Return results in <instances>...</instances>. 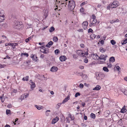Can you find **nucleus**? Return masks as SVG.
<instances>
[{
  "label": "nucleus",
  "mask_w": 127,
  "mask_h": 127,
  "mask_svg": "<svg viewBox=\"0 0 127 127\" xmlns=\"http://www.w3.org/2000/svg\"><path fill=\"white\" fill-rule=\"evenodd\" d=\"M62 4H64L65 6L66 5H68V8L69 10L71 11L73 10L75 8V4L73 0H65L64 1L63 3H62Z\"/></svg>",
  "instance_id": "1"
},
{
  "label": "nucleus",
  "mask_w": 127,
  "mask_h": 127,
  "mask_svg": "<svg viewBox=\"0 0 127 127\" xmlns=\"http://www.w3.org/2000/svg\"><path fill=\"white\" fill-rule=\"evenodd\" d=\"M22 23L21 22H16L15 24V28L17 29H21L23 27Z\"/></svg>",
  "instance_id": "2"
},
{
  "label": "nucleus",
  "mask_w": 127,
  "mask_h": 127,
  "mask_svg": "<svg viewBox=\"0 0 127 127\" xmlns=\"http://www.w3.org/2000/svg\"><path fill=\"white\" fill-rule=\"evenodd\" d=\"M118 3L117 1H114L111 4H110V7L111 8H116L118 6Z\"/></svg>",
  "instance_id": "3"
},
{
  "label": "nucleus",
  "mask_w": 127,
  "mask_h": 127,
  "mask_svg": "<svg viewBox=\"0 0 127 127\" xmlns=\"http://www.w3.org/2000/svg\"><path fill=\"white\" fill-rule=\"evenodd\" d=\"M107 56L106 55L101 54L98 57V59L100 60H102L104 61H105L106 59V58Z\"/></svg>",
  "instance_id": "4"
},
{
  "label": "nucleus",
  "mask_w": 127,
  "mask_h": 127,
  "mask_svg": "<svg viewBox=\"0 0 127 127\" xmlns=\"http://www.w3.org/2000/svg\"><path fill=\"white\" fill-rule=\"evenodd\" d=\"M77 55L81 57H83L85 55L84 53L82 50H77L76 52Z\"/></svg>",
  "instance_id": "5"
},
{
  "label": "nucleus",
  "mask_w": 127,
  "mask_h": 127,
  "mask_svg": "<svg viewBox=\"0 0 127 127\" xmlns=\"http://www.w3.org/2000/svg\"><path fill=\"white\" fill-rule=\"evenodd\" d=\"M31 57L32 58V60L36 62H37L38 61V60L36 55L32 54L31 56Z\"/></svg>",
  "instance_id": "6"
},
{
  "label": "nucleus",
  "mask_w": 127,
  "mask_h": 127,
  "mask_svg": "<svg viewBox=\"0 0 127 127\" xmlns=\"http://www.w3.org/2000/svg\"><path fill=\"white\" fill-rule=\"evenodd\" d=\"M82 26L84 29H86L87 28V26L88 25V22L87 21L84 22L82 24Z\"/></svg>",
  "instance_id": "7"
},
{
  "label": "nucleus",
  "mask_w": 127,
  "mask_h": 127,
  "mask_svg": "<svg viewBox=\"0 0 127 127\" xmlns=\"http://www.w3.org/2000/svg\"><path fill=\"white\" fill-rule=\"evenodd\" d=\"M29 96V94H27L26 95H25V94L22 95H21V97L19 98V99H20L21 101H22L23 100L28 97Z\"/></svg>",
  "instance_id": "8"
},
{
  "label": "nucleus",
  "mask_w": 127,
  "mask_h": 127,
  "mask_svg": "<svg viewBox=\"0 0 127 127\" xmlns=\"http://www.w3.org/2000/svg\"><path fill=\"white\" fill-rule=\"evenodd\" d=\"M61 62L65 61L66 60V57L65 56H62L60 57L59 58Z\"/></svg>",
  "instance_id": "9"
},
{
  "label": "nucleus",
  "mask_w": 127,
  "mask_h": 127,
  "mask_svg": "<svg viewBox=\"0 0 127 127\" xmlns=\"http://www.w3.org/2000/svg\"><path fill=\"white\" fill-rule=\"evenodd\" d=\"M58 69V68L57 67L53 66L51 68L50 71L52 72H55L57 71Z\"/></svg>",
  "instance_id": "10"
},
{
  "label": "nucleus",
  "mask_w": 127,
  "mask_h": 127,
  "mask_svg": "<svg viewBox=\"0 0 127 127\" xmlns=\"http://www.w3.org/2000/svg\"><path fill=\"white\" fill-rule=\"evenodd\" d=\"M59 120V118L57 117H56L55 118L53 119L52 121V124H55Z\"/></svg>",
  "instance_id": "11"
},
{
  "label": "nucleus",
  "mask_w": 127,
  "mask_h": 127,
  "mask_svg": "<svg viewBox=\"0 0 127 127\" xmlns=\"http://www.w3.org/2000/svg\"><path fill=\"white\" fill-rule=\"evenodd\" d=\"M49 49L48 48H46L42 49V50L41 51L44 54H47L49 52Z\"/></svg>",
  "instance_id": "12"
},
{
  "label": "nucleus",
  "mask_w": 127,
  "mask_h": 127,
  "mask_svg": "<svg viewBox=\"0 0 127 127\" xmlns=\"http://www.w3.org/2000/svg\"><path fill=\"white\" fill-rule=\"evenodd\" d=\"M127 111V110L126 108V106H124L122 108L121 110V112L122 113H124Z\"/></svg>",
  "instance_id": "13"
},
{
  "label": "nucleus",
  "mask_w": 127,
  "mask_h": 127,
  "mask_svg": "<svg viewBox=\"0 0 127 127\" xmlns=\"http://www.w3.org/2000/svg\"><path fill=\"white\" fill-rule=\"evenodd\" d=\"M69 96H68L66 97L63 100V101L62 102V103H65L68 100H69Z\"/></svg>",
  "instance_id": "14"
},
{
  "label": "nucleus",
  "mask_w": 127,
  "mask_h": 127,
  "mask_svg": "<svg viewBox=\"0 0 127 127\" xmlns=\"http://www.w3.org/2000/svg\"><path fill=\"white\" fill-rule=\"evenodd\" d=\"M30 82L31 83H32V84H31V88L32 89L35 88V83L33 82L31 80L30 81Z\"/></svg>",
  "instance_id": "15"
},
{
  "label": "nucleus",
  "mask_w": 127,
  "mask_h": 127,
  "mask_svg": "<svg viewBox=\"0 0 127 127\" xmlns=\"http://www.w3.org/2000/svg\"><path fill=\"white\" fill-rule=\"evenodd\" d=\"M53 43L52 41H50L46 45V46L48 47L49 48L53 45Z\"/></svg>",
  "instance_id": "16"
},
{
  "label": "nucleus",
  "mask_w": 127,
  "mask_h": 127,
  "mask_svg": "<svg viewBox=\"0 0 127 127\" xmlns=\"http://www.w3.org/2000/svg\"><path fill=\"white\" fill-rule=\"evenodd\" d=\"M92 56L95 60H96L95 59H96L97 60L99 59H98L99 56L96 54H93L92 55Z\"/></svg>",
  "instance_id": "17"
},
{
  "label": "nucleus",
  "mask_w": 127,
  "mask_h": 127,
  "mask_svg": "<svg viewBox=\"0 0 127 127\" xmlns=\"http://www.w3.org/2000/svg\"><path fill=\"white\" fill-rule=\"evenodd\" d=\"M101 88V87L98 85H97L93 89V90H99Z\"/></svg>",
  "instance_id": "18"
},
{
  "label": "nucleus",
  "mask_w": 127,
  "mask_h": 127,
  "mask_svg": "<svg viewBox=\"0 0 127 127\" xmlns=\"http://www.w3.org/2000/svg\"><path fill=\"white\" fill-rule=\"evenodd\" d=\"M96 37V35L93 33H92L91 34L90 36V38L92 39H94Z\"/></svg>",
  "instance_id": "19"
},
{
  "label": "nucleus",
  "mask_w": 127,
  "mask_h": 127,
  "mask_svg": "<svg viewBox=\"0 0 127 127\" xmlns=\"http://www.w3.org/2000/svg\"><path fill=\"white\" fill-rule=\"evenodd\" d=\"M99 50L102 53H104L106 51V50L104 48H103L102 47L100 48L99 49Z\"/></svg>",
  "instance_id": "20"
},
{
  "label": "nucleus",
  "mask_w": 127,
  "mask_h": 127,
  "mask_svg": "<svg viewBox=\"0 0 127 127\" xmlns=\"http://www.w3.org/2000/svg\"><path fill=\"white\" fill-rule=\"evenodd\" d=\"M109 61L110 62H113L115 61V58L113 57H110L109 59Z\"/></svg>",
  "instance_id": "21"
},
{
  "label": "nucleus",
  "mask_w": 127,
  "mask_h": 127,
  "mask_svg": "<svg viewBox=\"0 0 127 127\" xmlns=\"http://www.w3.org/2000/svg\"><path fill=\"white\" fill-rule=\"evenodd\" d=\"M18 45V43H13L12 45V47L13 48V49H16L15 47L16 46H17Z\"/></svg>",
  "instance_id": "22"
},
{
  "label": "nucleus",
  "mask_w": 127,
  "mask_h": 127,
  "mask_svg": "<svg viewBox=\"0 0 127 127\" xmlns=\"http://www.w3.org/2000/svg\"><path fill=\"white\" fill-rule=\"evenodd\" d=\"M63 103H58L57 104L56 106V108L57 109H59V107L61 106V104Z\"/></svg>",
  "instance_id": "23"
},
{
  "label": "nucleus",
  "mask_w": 127,
  "mask_h": 127,
  "mask_svg": "<svg viewBox=\"0 0 127 127\" xmlns=\"http://www.w3.org/2000/svg\"><path fill=\"white\" fill-rule=\"evenodd\" d=\"M29 77L28 76H26V77H24L22 79V80L24 81H28V80Z\"/></svg>",
  "instance_id": "24"
},
{
  "label": "nucleus",
  "mask_w": 127,
  "mask_h": 127,
  "mask_svg": "<svg viewBox=\"0 0 127 127\" xmlns=\"http://www.w3.org/2000/svg\"><path fill=\"white\" fill-rule=\"evenodd\" d=\"M51 111L49 110H46L45 112V114L47 116H49V113L48 112H50Z\"/></svg>",
  "instance_id": "25"
},
{
  "label": "nucleus",
  "mask_w": 127,
  "mask_h": 127,
  "mask_svg": "<svg viewBox=\"0 0 127 127\" xmlns=\"http://www.w3.org/2000/svg\"><path fill=\"white\" fill-rule=\"evenodd\" d=\"M90 116L91 118L94 119L95 117V115L94 114L92 113L90 115Z\"/></svg>",
  "instance_id": "26"
},
{
  "label": "nucleus",
  "mask_w": 127,
  "mask_h": 127,
  "mask_svg": "<svg viewBox=\"0 0 127 127\" xmlns=\"http://www.w3.org/2000/svg\"><path fill=\"white\" fill-rule=\"evenodd\" d=\"M97 22V20L96 19L93 20L92 22V24H94V26H95V24Z\"/></svg>",
  "instance_id": "27"
},
{
  "label": "nucleus",
  "mask_w": 127,
  "mask_h": 127,
  "mask_svg": "<svg viewBox=\"0 0 127 127\" xmlns=\"http://www.w3.org/2000/svg\"><path fill=\"white\" fill-rule=\"evenodd\" d=\"M55 30V28L53 27H52L49 29V31L50 32H52Z\"/></svg>",
  "instance_id": "28"
},
{
  "label": "nucleus",
  "mask_w": 127,
  "mask_h": 127,
  "mask_svg": "<svg viewBox=\"0 0 127 127\" xmlns=\"http://www.w3.org/2000/svg\"><path fill=\"white\" fill-rule=\"evenodd\" d=\"M23 55H24L26 56V57H28V54L27 53H22L21 54V56L22 57Z\"/></svg>",
  "instance_id": "29"
},
{
  "label": "nucleus",
  "mask_w": 127,
  "mask_h": 127,
  "mask_svg": "<svg viewBox=\"0 0 127 127\" xmlns=\"http://www.w3.org/2000/svg\"><path fill=\"white\" fill-rule=\"evenodd\" d=\"M53 41L55 42H56L58 40V38L57 36H54L53 37Z\"/></svg>",
  "instance_id": "30"
},
{
  "label": "nucleus",
  "mask_w": 127,
  "mask_h": 127,
  "mask_svg": "<svg viewBox=\"0 0 127 127\" xmlns=\"http://www.w3.org/2000/svg\"><path fill=\"white\" fill-rule=\"evenodd\" d=\"M55 53L56 55H57L59 53H60V51L59 49H56L55 50Z\"/></svg>",
  "instance_id": "31"
},
{
  "label": "nucleus",
  "mask_w": 127,
  "mask_h": 127,
  "mask_svg": "<svg viewBox=\"0 0 127 127\" xmlns=\"http://www.w3.org/2000/svg\"><path fill=\"white\" fill-rule=\"evenodd\" d=\"M103 69L105 71L108 72L109 71V70L106 67H103Z\"/></svg>",
  "instance_id": "32"
},
{
  "label": "nucleus",
  "mask_w": 127,
  "mask_h": 127,
  "mask_svg": "<svg viewBox=\"0 0 127 127\" xmlns=\"http://www.w3.org/2000/svg\"><path fill=\"white\" fill-rule=\"evenodd\" d=\"M127 43V38L125 39V40L123 41V42H122V45H124L126 44Z\"/></svg>",
  "instance_id": "33"
},
{
  "label": "nucleus",
  "mask_w": 127,
  "mask_h": 127,
  "mask_svg": "<svg viewBox=\"0 0 127 127\" xmlns=\"http://www.w3.org/2000/svg\"><path fill=\"white\" fill-rule=\"evenodd\" d=\"M82 77L83 79H86L87 78V76L86 75L83 74Z\"/></svg>",
  "instance_id": "34"
},
{
  "label": "nucleus",
  "mask_w": 127,
  "mask_h": 127,
  "mask_svg": "<svg viewBox=\"0 0 127 127\" xmlns=\"http://www.w3.org/2000/svg\"><path fill=\"white\" fill-rule=\"evenodd\" d=\"M122 92L125 95H127V90H122Z\"/></svg>",
  "instance_id": "35"
},
{
  "label": "nucleus",
  "mask_w": 127,
  "mask_h": 127,
  "mask_svg": "<svg viewBox=\"0 0 127 127\" xmlns=\"http://www.w3.org/2000/svg\"><path fill=\"white\" fill-rule=\"evenodd\" d=\"M87 3V1H84L80 4V6H82L83 5L86 4Z\"/></svg>",
  "instance_id": "36"
},
{
  "label": "nucleus",
  "mask_w": 127,
  "mask_h": 127,
  "mask_svg": "<svg viewBox=\"0 0 127 127\" xmlns=\"http://www.w3.org/2000/svg\"><path fill=\"white\" fill-rule=\"evenodd\" d=\"M35 107H36L37 108L38 110H40L42 109V107H40L39 106H37L36 105H35Z\"/></svg>",
  "instance_id": "37"
},
{
  "label": "nucleus",
  "mask_w": 127,
  "mask_h": 127,
  "mask_svg": "<svg viewBox=\"0 0 127 127\" xmlns=\"http://www.w3.org/2000/svg\"><path fill=\"white\" fill-rule=\"evenodd\" d=\"M111 44L113 45H114L116 44V42L115 41L113 40H111Z\"/></svg>",
  "instance_id": "38"
},
{
  "label": "nucleus",
  "mask_w": 127,
  "mask_h": 127,
  "mask_svg": "<svg viewBox=\"0 0 127 127\" xmlns=\"http://www.w3.org/2000/svg\"><path fill=\"white\" fill-rule=\"evenodd\" d=\"M32 39V37H28V38L26 39L25 41L26 42H28V41H29V40Z\"/></svg>",
  "instance_id": "39"
},
{
  "label": "nucleus",
  "mask_w": 127,
  "mask_h": 127,
  "mask_svg": "<svg viewBox=\"0 0 127 127\" xmlns=\"http://www.w3.org/2000/svg\"><path fill=\"white\" fill-rule=\"evenodd\" d=\"M6 66V65L5 64H0V69L5 67Z\"/></svg>",
  "instance_id": "40"
},
{
  "label": "nucleus",
  "mask_w": 127,
  "mask_h": 127,
  "mask_svg": "<svg viewBox=\"0 0 127 127\" xmlns=\"http://www.w3.org/2000/svg\"><path fill=\"white\" fill-rule=\"evenodd\" d=\"M80 94L79 92H77L76 93L75 95V97H77L78 96H80Z\"/></svg>",
  "instance_id": "41"
},
{
  "label": "nucleus",
  "mask_w": 127,
  "mask_h": 127,
  "mask_svg": "<svg viewBox=\"0 0 127 127\" xmlns=\"http://www.w3.org/2000/svg\"><path fill=\"white\" fill-rule=\"evenodd\" d=\"M10 110H6V113L7 115L10 113Z\"/></svg>",
  "instance_id": "42"
},
{
  "label": "nucleus",
  "mask_w": 127,
  "mask_h": 127,
  "mask_svg": "<svg viewBox=\"0 0 127 127\" xmlns=\"http://www.w3.org/2000/svg\"><path fill=\"white\" fill-rule=\"evenodd\" d=\"M84 9L83 7L81 8L80 9V11L81 12H84Z\"/></svg>",
  "instance_id": "43"
},
{
  "label": "nucleus",
  "mask_w": 127,
  "mask_h": 127,
  "mask_svg": "<svg viewBox=\"0 0 127 127\" xmlns=\"http://www.w3.org/2000/svg\"><path fill=\"white\" fill-rule=\"evenodd\" d=\"M84 85L82 84L81 83L79 85V87L80 88H83Z\"/></svg>",
  "instance_id": "44"
},
{
  "label": "nucleus",
  "mask_w": 127,
  "mask_h": 127,
  "mask_svg": "<svg viewBox=\"0 0 127 127\" xmlns=\"http://www.w3.org/2000/svg\"><path fill=\"white\" fill-rule=\"evenodd\" d=\"M116 67L117 70L118 71H119L121 69V68L118 66H117Z\"/></svg>",
  "instance_id": "45"
},
{
  "label": "nucleus",
  "mask_w": 127,
  "mask_h": 127,
  "mask_svg": "<svg viewBox=\"0 0 127 127\" xmlns=\"http://www.w3.org/2000/svg\"><path fill=\"white\" fill-rule=\"evenodd\" d=\"M88 32L89 33L91 32L92 33L93 32V31L92 29L90 28L88 30Z\"/></svg>",
  "instance_id": "46"
},
{
  "label": "nucleus",
  "mask_w": 127,
  "mask_h": 127,
  "mask_svg": "<svg viewBox=\"0 0 127 127\" xmlns=\"http://www.w3.org/2000/svg\"><path fill=\"white\" fill-rule=\"evenodd\" d=\"M92 18L93 19V20L96 19H95L96 17L95 15H94L93 14L92 15Z\"/></svg>",
  "instance_id": "47"
},
{
  "label": "nucleus",
  "mask_w": 127,
  "mask_h": 127,
  "mask_svg": "<svg viewBox=\"0 0 127 127\" xmlns=\"http://www.w3.org/2000/svg\"><path fill=\"white\" fill-rule=\"evenodd\" d=\"M80 46L81 48H83L85 47L84 45L83 44H80Z\"/></svg>",
  "instance_id": "48"
},
{
  "label": "nucleus",
  "mask_w": 127,
  "mask_h": 127,
  "mask_svg": "<svg viewBox=\"0 0 127 127\" xmlns=\"http://www.w3.org/2000/svg\"><path fill=\"white\" fill-rule=\"evenodd\" d=\"M99 42H100L102 45H103L104 44V41L103 40H101L100 41H99Z\"/></svg>",
  "instance_id": "49"
},
{
  "label": "nucleus",
  "mask_w": 127,
  "mask_h": 127,
  "mask_svg": "<svg viewBox=\"0 0 127 127\" xmlns=\"http://www.w3.org/2000/svg\"><path fill=\"white\" fill-rule=\"evenodd\" d=\"M17 90L14 89L12 91V93H17Z\"/></svg>",
  "instance_id": "50"
},
{
  "label": "nucleus",
  "mask_w": 127,
  "mask_h": 127,
  "mask_svg": "<svg viewBox=\"0 0 127 127\" xmlns=\"http://www.w3.org/2000/svg\"><path fill=\"white\" fill-rule=\"evenodd\" d=\"M7 107L8 108H10L11 107V105L10 104H9L7 106Z\"/></svg>",
  "instance_id": "51"
},
{
  "label": "nucleus",
  "mask_w": 127,
  "mask_h": 127,
  "mask_svg": "<svg viewBox=\"0 0 127 127\" xmlns=\"http://www.w3.org/2000/svg\"><path fill=\"white\" fill-rule=\"evenodd\" d=\"M84 62L85 63H87L88 62V60L87 59H86L84 60Z\"/></svg>",
  "instance_id": "52"
},
{
  "label": "nucleus",
  "mask_w": 127,
  "mask_h": 127,
  "mask_svg": "<svg viewBox=\"0 0 127 127\" xmlns=\"http://www.w3.org/2000/svg\"><path fill=\"white\" fill-rule=\"evenodd\" d=\"M84 119L85 120H87V116L85 115L84 116Z\"/></svg>",
  "instance_id": "53"
},
{
  "label": "nucleus",
  "mask_w": 127,
  "mask_h": 127,
  "mask_svg": "<svg viewBox=\"0 0 127 127\" xmlns=\"http://www.w3.org/2000/svg\"><path fill=\"white\" fill-rule=\"evenodd\" d=\"M84 66H81L79 67V68L81 69H83L84 68Z\"/></svg>",
  "instance_id": "54"
},
{
  "label": "nucleus",
  "mask_w": 127,
  "mask_h": 127,
  "mask_svg": "<svg viewBox=\"0 0 127 127\" xmlns=\"http://www.w3.org/2000/svg\"><path fill=\"white\" fill-rule=\"evenodd\" d=\"M110 23L112 24L114 23H115V20H112L111 21H110Z\"/></svg>",
  "instance_id": "55"
},
{
  "label": "nucleus",
  "mask_w": 127,
  "mask_h": 127,
  "mask_svg": "<svg viewBox=\"0 0 127 127\" xmlns=\"http://www.w3.org/2000/svg\"><path fill=\"white\" fill-rule=\"evenodd\" d=\"M81 104L83 107H84L85 105V102H82Z\"/></svg>",
  "instance_id": "56"
},
{
  "label": "nucleus",
  "mask_w": 127,
  "mask_h": 127,
  "mask_svg": "<svg viewBox=\"0 0 127 127\" xmlns=\"http://www.w3.org/2000/svg\"><path fill=\"white\" fill-rule=\"evenodd\" d=\"M79 74L80 76H81L82 77L83 74L82 72L79 73Z\"/></svg>",
  "instance_id": "57"
},
{
  "label": "nucleus",
  "mask_w": 127,
  "mask_h": 127,
  "mask_svg": "<svg viewBox=\"0 0 127 127\" xmlns=\"http://www.w3.org/2000/svg\"><path fill=\"white\" fill-rule=\"evenodd\" d=\"M45 47H44V46H41L40 47V48L42 50L41 51H42V49H43V48H44Z\"/></svg>",
  "instance_id": "58"
},
{
  "label": "nucleus",
  "mask_w": 127,
  "mask_h": 127,
  "mask_svg": "<svg viewBox=\"0 0 127 127\" xmlns=\"http://www.w3.org/2000/svg\"><path fill=\"white\" fill-rule=\"evenodd\" d=\"M44 57V55L42 54L40 56V57L42 58H43Z\"/></svg>",
  "instance_id": "59"
},
{
  "label": "nucleus",
  "mask_w": 127,
  "mask_h": 127,
  "mask_svg": "<svg viewBox=\"0 0 127 127\" xmlns=\"http://www.w3.org/2000/svg\"><path fill=\"white\" fill-rule=\"evenodd\" d=\"M85 55H86L87 56L88 54V52H86L85 53V54H84Z\"/></svg>",
  "instance_id": "60"
},
{
  "label": "nucleus",
  "mask_w": 127,
  "mask_h": 127,
  "mask_svg": "<svg viewBox=\"0 0 127 127\" xmlns=\"http://www.w3.org/2000/svg\"><path fill=\"white\" fill-rule=\"evenodd\" d=\"M89 26L90 27H91L92 26H94V24H92V23H91V24L89 25Z\"/></svg>",
  "instance_id": "61"
},
{
  "label": "nucleus",
  "mask_w": 127,
  "mask_h": 127,
  "mask_svg": "<svg viewBox=\"0 0 127 127\" xmlns=\"http://www.w3.org/2000/svg\"><path fill=\"white\" fill-rule=\"evenodd\" d=\"M73 14L74 15L76 13V12H74V11H73Z\"/></svg>",
  "instance_id": "62"
},
{
  "label": "nucleus",
  "mask_w": 127,
  "mask_h": 127,
  "mask_svg": "<svg viewBox=\"0 0 127 127\" xmlns=\"http://www.w3.org/2000/svg\"><path fill=\"white\" fill-rule=\"evenodd\" d=\"M4 127H10V126L9 125H6Z\"/></svg>",
  "instance_id": "63"
},
{
  "label": "nucleus",
  "mask_w": 127,
  "mask_h": 127,
  "mask_svg": "<svg viewBox=\"0 0 127 127\" xmlns=\"http://www.w3.org/2000/svg\"><path fill=\"white\" fill-rule=\"evenodd\" d=\"M124 79L125 80L127 81V77H126L124 78Z\"/></svg>",
  "instance_id": "64"
}]
</instances>
